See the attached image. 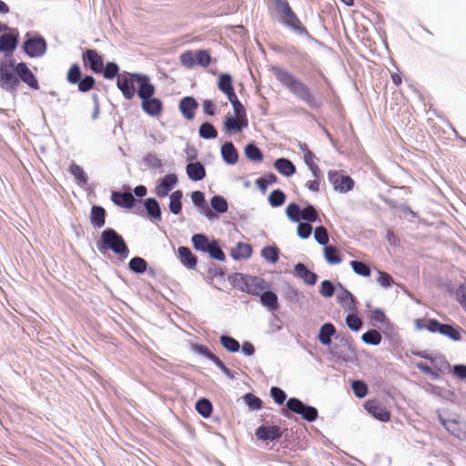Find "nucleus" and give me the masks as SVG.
<instances>
[{"instance_id": "nucleus-51", "label": "nucleus", "mask_w": 466, "mask_h": 466, "mask_svg": "<svg viewBox=\"0 0 466 466\" xmlns=\"http://www.w3.org/2000/svg\"><path fill=\"white\" fill-rule=\"evenodd\" d=\"M350 265L352 270L357 275H360L362 277H369L371 273L370 267L363 261L352 260V261H350Z\"/></svg>"}, {"instance_id": "nucleus-47", "label": "nucleus", "mask_w": 466, "mask_h": 466, "mask_svg": "<svg viewBox=\"0 0 466 466\" xmlns=\"http://www.w3.org/2000/svg\"><path fill=\"white\" fill-rule=\"evenodd\" d=\"M198 134L203 139H214L218 137L217 129L209 122H205L200 125Z\"/></svg>"}, {"instance_id": "nucleus-16", "label": "nucleus", "mask_w": 466, "mask_h": 466, "mask_svg": "<svg viewBox=\"0 0 466 466\" xmlns=\"http://www.w3.org/2000/svg\"><path fill=\"white\" fill-rule=\"evenodd\" d=\"M256 436L258 439L266 441H273L279 440L282 433L280 427L277 425L266 426L261 425L256 430Z\"/></svg>"}, {"instance_id": "nucleus-28", "label": "nucleus", "mask_w": 466, "mask_h": 466, "mask_svg": "<svg viewBox=\"0 0 466 466\" xmlns=\"http://www.w3.org/2000/svg\"><path fill=\"white\" fill-rule=\"evenodd\" d=\"M274 167L284 177H289L296 173V166L289 158H277L274 162Z\"/></svg>"}, {"instance_id": "nucleus-27", "label": "nucleus", "mask_w": 466, "mask_h": 466, "mask_svg": "<svg viewBox=\"0 0 466 466\" xmlns=\"http://www.w3.org/2000/svg\"><path fill=\"white\" fill-rule=\"evenodd\" d=\"M187 175L192 181H200L206 177V168L201 162L188 163L186 167Z\"/></svg>"}, {"instance_id": "nucleus-26", "label": "nucleus", "mask_w": 466, "mask_h": 466, "mask_svg": "<svg viewBox=\"0 0 466 466\" xmlns=\"http://www.w3.org/2000/svg\"><path fill=\"white\" fill-rule=\"evenodd\" d=\"M221 157L228 165H235L238 160V153L232 142H225L221 146Z\"/></svg>"}, {"instance_id": "nucleus-33", "label": "nucleus", "mask_w": 466, "mask_h": 466, "mask_svg": "<svg viewBox=\"0 0 466 466\" xmlns=\"http://www.w3.org/2000/svg\"><path fill=\"white\" fill-rule=\"evenodd\" d=\"M248 127V119L241 117L230 116L227 117L224 122V127L227 131H241Z\"/></svg>"}, {"instance_id": "nucleus-64", "label": "nucleus", "mask_w": 466, "mask_h": 466, "mask_svg": "<svg viewBox=\"0 0 466 466\" xmlns=\"http://www.w3.org/2000/svg\"><path fill=\"white\" fill-rule=\"evenodd\" d=\"M312 230H313V228L309 223L299 222V225L297 227V234L300 238H302V239L309 238L312 233Z\"/></svg>"}, {"instance_id": "nucleus-2", "label": "nucleus", "mask_w": 466, "mask_h": 466, "mask_svg": "<svg viewBox=\"0 0 466 466\" xmlns=\"http://www.w3.org/2000/svg\"><path fill=\"white\" fill-rule=\"evenodd\" d=\"M272 72L279 82L281 83L296 98L305 103L312 109H319L323 103L317 97L309 86L296 77L289 71L279 67L273 66Z\"/></svg>"}, {"instance_id": "nucleus-38", "label": "nucleus", "mask_w": 466, "mask_h": 466, "mask_svg": "<svg viewBox=\"0 0 466 466\" xmlns=\"http://www.w3.org/2000/svg\"><path fill=\"white\" fill-rule=\"evenodd\" d=\"M210 208L218 214H224L228 209L227 199L219 195L213 196L210 199Z\"/></svg>"}, {"instance_id": "nucleus-53", "label": "nucleus", "mask_w": 466, "mask_h": 466, "mask_svg": "<svg viewBox=\"0 0 466 466\" xmlns=\"http://www.w3.org/2000/svg\"><path fill=\"white\" fill-rule=\"evenodd\" d=\"M277 182L278 177L273 173H269L262 177L258 178L256 180V185L262 192H265L269 185L275 184Z\"/></svg>"}, {"instance_id": "nucleus-46", "label": "nucleus", "mask_w": 466, "mask_h": 466, "mask_svg": "<svg viewBox=\"0 0 466 466\" xmlns=\"http://www.w3.org/2000/svg\"><path fill=\"white\" fill-rule=\"evenodd\" d=\"M206 253H208L211 258L218 261H224L226 259L225 253L216 239L211 240V244Z\"/></svg>"}, {"instance_id": "nucleus-63", "label": "nucleus", "mask_w": 466, "mask_h": 466, "mask_svg": "<svg viewBox=\"0 0 466 466\" xmlns=\"http://www.w3.org/2000/svg\"><path fill=\"white\" fill-rule=\"evenodd\" d=\"M347 327L352 331H359L362 327V320L355 314H349L346 317Z\"/></svg>"}, {"instance_id": "nucleus-13", "label": "nucleus", "mask_w": 466, "mask_h": 466, "mask_svg": "<svg viewBox=\"0 0 466 466\" xmlns=\"http://www.w3.org/2000/svg\"><path fill=\"white\" fill-rule=\"evenodd\" d=\"M10 32L0 35V52L11 55L16 49L19 43L17 29H9Z\"/></svg>"}, {"instance_id": "nucleus-48", "label": "nucleus", "mask_w": 466, "mask_h": 466, "mask_svg": "<svg viewBox=\"0 0 466 466\" xmlns=\"http://www.w3.org/2000/svg\"><path fill=\"white\" fill-rule=\"evenodd\" d=\"M302 208L295 203H289L286 208V215L292 222H299L301 220Z\"/></svg>"}, {"instance_id": "nucleus-61", "label": "nucleus", "mask_w": 466, "mask_h": 466, "mask_svg": "<svg viewBox=\"0 0 466 466\" xmlns=\"http://www.w3.org/2000/svg\"><path fill=\"white\" fill-rule=\"evenodd\" d=\"M352 390L356 397L361 399L368 393V386L362 380H354L351 384Z\"/></svg>"}, {"instance_id": "nucleus-32", "label": "nucleus", "mask_w": 466, "mask_h": 466, "mask_svg": "<svg viewBox=\"0 0 466 466\" xmlns=\"http://www.w3.org/2000/svg\"><path fill=\"white\" fill-rule=\"evenodd\" d=\"M335 333V326L330 322H327L320 327L318 339L321 344L329 345L331 343V338Z\"/></svg>"}, {"instance_id": "nucleus-11", "label": "nucleus", "mask_w": 466, "mask_h": 466, "mask_svg": "<svg viewBox=\"0 0 466 466\" xmlns=\"http://www.w3.org/2000/svg\"><path fill=\"white\" fill-rule=\"evenodd\" d=\"M439 420L448 432L459 439L466 441V422L457 419H445L439 415Z\"/></svg>"}, {"instance_id": "nucleus-40", "label": "nucleus", "mask_w": 466, "mask_h": 466, "mask_svg": "<svg viewBox=\"0 0 466 466\" xmlns=\"http://www.w3.org/2000/svg\"><path fill=\"white\" fill-rule=\"evenodd\" d=\"M323 251L325 260L328 264L336 265L341 262V258L339 255L338 249L335 246L327 245Z\"/></svg>"}, {"instance_id": "nucleus-54", "label": "nucleus", "mask_w": 466, "mask_h": 466, "mask_svg": "<svg viewBox=\"0 0 466 466\" xmlns=\"http://www.w3.org/2000/svg\"><path fill=\"white\" fill-rule=\"evenodd\" d=\"M243 400L252 410H258L262 408V400L253 393H246L243 396Z\"/></svg>"}, {"instance_id": "nucleus-15", "label": "nucleus", "mask_w": 466, "mask_h": 466, "mask_svg": "<svg viewBox=\"0 0 466 466\" xmlns=\"http://www.w3.org/2000/svg\"><path fill=\"white\" fill-rule=\"evenodd\" d=\"M177 177L176 174H167L161 177L155 188V194L158 198H165L174 188L177 183Z\"/></svg>"}, {"instance_id": "nucleus-21", "label": "nucleus", "mask_w": 466, "mask_h": 466, "mask_svg": "<svg viewBox=\"0 0 466 466\" xmlns=\"http://www.w3.org/2000/svg\"><path fill=\"white\" fill-rule=\"evenodd\" d=\"M331 353L338 359L348 361L351 359L354 353L353 349L347 339H341L340 344H335L332 348Z\"/></svg>"}, {"instance_id": "nucleus-43", "label": "nucleus", "mask_w": 466, "mask_h": 466, "mask_svg": "<svg viewBox=\"0 0 466 466\" xmlns=\"http://www.w3.org/2000/svg\"><path fill=\"white\" fill-rule=\"evenodd\" d=\"M195 408L196 410L204 418H208L213 410L211 401L206 398L198 400Z\"/></svg>"}, {"instance_id": "nucleus-34", "label": "nucleus", "mask_w": 466, "mask_h": 466, "mask_svg": "<svg viewBox=\"0 0 466 466\" xmlns=\"http://www.w3.org/2000/svg\"><path fill=\"white\" fill-rule=\"evenodd\" d=\"M145 209L149 217L153 219H161V208L159 203L156 198H148L144 202Z\"/></svg>"}, {"instance_id": "nucleus-7", "label": "nucleus", "mask_w": 466, "mask_h": 466, "mask_svg": "<svg viewBox=\"0 0 466 466\" xmlns=\"http://www.w3.org/2000/svg\"><path fill=\"white\" fill-rule=\"evenodd\" d=\"M25 38L22 50L27 56L30 58H39L46 55L47 43L42 35L28 32L25 34Z\"/></svg>"}, {"instance_id": "nucleus-29", "label": "nucleus", "mask_w": 466, "mask_h": 466, "mask_svg": "<svg viewBox=\"0 0 466 466\" xmlns=\"http://www.w3.org/2000/svg\"><path fill=\"white\" fill-rule=\"evenodd\" d=\"M339 288L341 292L338 295V301L341 304L342 308L347 311H355L356 308V300L354 296L342 285L339 284Z\"/></svg>"}, {"instance_id": "nucleus-4", "label": "nucleus", "mask_w": 466, "mask_h": 466, "mask_svg": "<svg viewBox=\"0 0 466 466\" xmlns=\"http://www.w3.org/2000/svg\"><path fill=\"white\" fill-rule=\"evenodd\" d=\"M98 251L105 254L107 250H111L116 255L124 258L128 256V248L120 234L114 228H106L101 232L100 239L96 243Z\"/></svg>"}, {"instance_id": "nucleus-50", "label": "nucleus", "mask_w": 466, "mask_h": 466, "mask_svg": "<svg viewBox=\"0 0 466 466\" xmlns=\"http://www.w3.org/2000/svg\"><path fill=\"white\" fill-rule=\"evenodd\" d=\"M262 258L269 263H276L279 258V250L275 246H267L261 250Z\"/></svg>"}, {"instance_id": "nucleus-44", "label": "nucleus", "mask_w": 466, "mask_h": 466, "mask_svg": "<svg viewBox=\"0 0 466 466\" xmlns=\"http://www.w3.org/2000/svg\"><path fill=\"white\" fill-rule=\"evenodd\" d=\"M382 337L376 329H369L361 336V340L368 345L378 346L380 344Z\"/></svg>"}, {"instance_id": "nucleus-56", "label": "nucleus", "mask_w": 466, "mask_h": 466, "mask_svg": "<svg viewBox=\"0 0 466 466\" xmlns=\"http://www.w3.org/2000/svg\"><path fill=\"white\" fill-rule=\"evenodd\" d=\"M179 60L185 67L192 68L196 66V53L190 50L186 51L180 55Z\"/></svg>"}, {"instance_id": "nucleus-17", "label": "nucleus", "mask_w": 466, "mask_h": 466, "mask_svg": "<svg viewBox=\"0 0 466 466\" xmlns=\"http://www.w3.org/2000/svg\"><path fill=\"white\" fill-rule=\"evenodd\" d=\"M111 200L115 205L124 208H133L136 204V198L130 192L112 191Z\"/></svg>"}, {"instance_id": "nucleus-6", "label": "nucleus", "mask_w": 466, "mask_h": 466, "mask_svg": "<svg viewBox=\"0 0 466 466\" xmlns=\"http://www.w3.org/2000/svg\"><path fill=\"white\" fill-rule=\"evenodd\" d=\"M156 92L155 86L149 83L148 86H143L137 89V95L142 100L141 107L145 113L151 116H158L163 108V105L160 99L153 97Z\"/></svg>"}, {"instance_id": "nucleus-35", "label": "nucleus", "mask_w": 466, "mask_h": 466, "mask_svg": "<svg viewBox=\"0 0 466 466\" xmlns=\"http://www.w3.org/2000/svg\"><path fill=\"white\" fill-rule=\"evenodd\" d=\"M182 198L183 192L180 189H177L171 193L169 196V211L174 215H178L182 210Z\"/></svg>"}, {"instance_id": "nucleus-19", "label": "nucleus", "mask_w": 466, "mask_h": 466, "mask_svg": "<svg viewBox=\"0 0 466 466\" xmlns=\"http://www.w3.org/2000/svg\"><path fill=\"white\" fill-rule=\"evenodd\" d=\"M198 107V103L193 96H185L179 102V110L182 116L187 120L194 118V111Z\"/></svg>"}, {"instance_id": "nucleus-57", "label": "nucleus", "mask_w": 466, "mask_h": 466, "mask_svg": "<svg viewBox=\"0 0 466 466\" xmlns=\"http://www.w3.org/2000/svg\"><path fill=\"white\" fill-rule=\"evenodd\" d=\"M81 78H82V73H81V68H80L79 65L78 64L72 65L67 72L66 80L70 84H76L77 82H79V80H81Z\"/></svg>"}, {"instance_id": "nucleus-9", "label": "nucleus", "mask_w": 466, "mask_h": 466, "mask_svg": "<svg viewBox=\"0 0 466 466\" xmlns=\"http://www.w3.org/2000/svg\"><path fill=\"white\" fill-rule=\"evenodd\" d=\"M286 407L289 411L300 415L303 420L309 422L315 421L319 415L315 407L308 405L295 397L287 400Z\"/></svg>"}, {"instance_id": "nucleus-20", "label": "nucleus", "mask_w": 466, "mask_h": 466, "mask_svg": "<svg viewBox=\"0 0 466 466\" xmlns=\"http://www.w3.org/2000/svg\"><path fill=\"white\" fill-rule=\"evenodd\" d=\"M259 301L261 305L266 308L268 311L274 312L279 309V299L275 292L268 289H265L259 296Z\"/></svg>"}, {"instance_id": "nucleus-36", "label": "nucleus", "mask_w": 466, "mask_h": 466, "mask_svg": "<svg viewBox=\"0 0 466 466\" xmlns=\"http://www.w3.org/2000/svg\"><path fill=\"white\" fill-rule=\"evenodd\" d=\"M191 242L193 248L197 251H200L206 253L208 248H209L211 241H209L208 238L201 233L194 234L191 238Z\"/></svg>"}, {"instance_id": "nucleus-42", "label": "nucleus", "mask_w": 466, "mask_h": 466, "mask_svg": "<svg viewBox=\"0 0 466 466\" xmlns=\"http://www.w3.org/2000/svg\"><path fill=\"white\" fill-rule=\"evenodd\" d=\"M219 341L221 345L231 353H236L240 350L239 342L231 336L221 335Z\"/></svg>"}, {"instance_id": "nucleus-5", "label": "nucleus", "mask_w": 466, "mask_h": 466, "mask_svg": "<svg viewBox=\"0 0 466 466\" xmlns=\"http://www.w3.org/2000/svg\"><path fill=\"white\" fill-rule=\"evenodd\" d=\"M149 83L150 78L147 75L124 71L117 76L116 86L126 99L131 100L137 92L135 84H137L138 88H141L144 85L148 86Z\"/></svg>"}, {"instance_id": "nucleus-30", "label": "nucleus", "mask_w": 466, "mask_h": 466, "mask_svg": "<svg viewBox=\"0 0 466 466\" xmlns=\"http://www.w3.org/2000/svg\"><path fill=\"white\" fill-rule=\"evenodd\" d=\"M218 87L222 93H224L227 96L228 98L236 95L233 87L232 76L228 73H223L219 76Z\"/></svg>"}, {"instance_id": "nucleus-39", "label": "nucleus", "mask_w": 466, "mask_h": 466, "mask_svg": "<svg viewBox=\"0 0 466 466\" xmlns=\"http://www.w3.org/2000/svg\"><path fill=\"white\" fill-rule=\"evenodd\" d=\"M245 155L248 159L254 162L262 161L264 157L262 151L254 142L248 143L245 147Z\"/></svg>"}, {"instance_id": "nucleus-23", "label": "nucleus", "mask_w": 466, "mask_h": 466, "mask_svg": "<svg viewBox=\"0 0 466 466\" xmlns=\"http://www.w3.org/2000/svg\"><path fill=\"white\" fill-rule=\"evenodd\" d=\"M285 16L286 20L284 24L286 26L289 27L299 35L310 36L308 30L302 25L300 20L293 11L285 15Z\"/></svg>"}, {"instance_id": "nucleus-12", "label": "nucleus", "mask_w": 466, "mask_h": 466, "mask_svg": "<svg viewBox=\"0 0 466 466\" xmlns=\"http://www.w3.org/2000/svg\"><path fill=\"white\" fill-rule=\"evenodd\" d=\"M191 200L194 206L198 208V211L205 216L208 220L213 221L218 218V216L212 209L208 207V203L205 199V195L203 192L197 190L192 192Z\"/></svg>"}, {"instance_id": "nucleus-18", "label": "nucleus", "mask_w": 466, "mask_h": 466, "mask_svg": "<svg viewBox=\"0 0 466 466\" xmlns=\"http://www.w3.org/2000/svg\"><path fill=\"white\" fill-rule=\"evenodd\" d=\"M366 410L371 414L375 419L386 422L390 420V411L382 407L381 405H379L376 401L369 400L365 404Z\"/></svg>"}, {"instance_id": "nucleus-37", "label": "nucleus", "mask_w": 466, "mask_h": 466, "mask_svg": "<svg viewBox=\"0 0 466 466\" xmlns=\"http://www.w3.org/2000/svg\"><path fill=\"white\" fill-rule=\"evenodd\" d=\"M69 172L76 178V183L80 187H85L87 185L88 177L82 167L76 164H72L69 167Z\"/></svg>"}, {"instance_id": "nucleus-49", "label": "nucleus", "mask_w": 466, "mask_h": 466, "mask_svg": "<svg viewBox=\"0 0 466 466\" xmlns=\"http://www.w3.org/2000/svg\"><path fill=\"white\" fill-rule=\"evenodd\" d=\"M272 208H279L286 201V194L281 189H274L268 198Z\"/></svg>"}, {"instance_id": "nucleus-60", "label": "nucleus", "mask_w": 466, "mask_h": 466, "mask_svg": "<svg viewBox=\"0 0 466 466\" xmlns=\"http://www.w3.org/2000/svg\"><path fill=\"white\" fill-rule=\"evenodd\" d=\"M196 53V65H198L202 67H207L210 64L211 56L208 51L200 49L195 51Z\"/></svg>"}, {"instance_id": "nucleus-3", "label": "nucleus", "mask_w": 466, "mask_h": 466, "mask_svg": "<svg viewBox=\"0 0 466 466\" xmlns=\"http://www.w3.org/2000/svg\"><path fill=\"white\" fill-rule=\"evenodd\" d=\"M231 285L242 292L252 296H259L265 289H270V283L257 276L234 273L228 277Z\"/></svg>"}, {"instance_id": "nucleus-14", "label": "nucleus", "mask_w": 466, "mask_h": 466, "mask_svg": "<svg viewBox=\"0 0 466 466\" xmlns=\"http://www.w3.org/2000/svg\"><path fill=\"white\" fill-rule=\"evenodd\" d=\"M82 59L92 72L99 74L103 71L104 60L96 50L86 49L82 55Z\"/></svg>"}, {"instance_id": "nucleus-22", "label": "nucleus", "mask_w": 466, "mask_h": 466, "mask_svg": "<svg viewBox=\"0 0 466 466\" xmlns=\"http://www.w3.org/2000/svg\"><path fill=\"white\" fill-rule=\"evenodd\" d=\"M294 271L297 277L301 279L308 285H315L318 280V275L309 270L306 265L301 262L295 265Z\"/></svg>"}, {"instance_id": "nucleus-10", "label": "nucleus", "mask_w": 466, "mask_h": 466, "mask_svg": "<svg viewBox=\"0 0 466 466\" xmlns=\"http://www.w3.org/2000/svg\"><path fill=\"white\" fill-rule=\"evenodd\" d=\"M328 179L335 191L343 194L352 190L355 185L354 180L350 176L344 175L339 170H329Z\"/></svg>"}, {"instance_id": "nucleus-62", "label": "nucleus", "mask_w": 466, "mask_h": 466, "mask_svg": "<svg viewBox=\"0 0 466 466\" xmlns=\"http://www.w3.org/2000/svg\"><path fill=\"white\" fill-rule=\"evenodd\" d=\"M143 161L147 167L153 169H159L163 166L162 160L151 153L147 154Z\"/></svg>"}, {"instance_id": "nucleus-8", "label": "nucleus", "mask_w": 466, "mask_h": 466, "mask_svg": "<svg viewBox=\"0 0 466 466\" xmlns=\"http://www.w3.org/2000/svg\"><path fill=\"white\" fill-rule=\"evenodd\" d=\"M420 321V319L415 321L418 329H426L431 333H440L454 341H459L461 339V332L452 325L441 323L434 319H429L427 325H421Z\"/></svg>"}, {"instance_id": "nucleus-45", "label": "nucleus", "mask_w": 466, "mask_h": 466, "mask_svg": "<svg viewBox=\"0 0 466 466\" xmlns=\"http://www.w3.org/2000/svg\"><path fill=\"white\" fill-rule=\"evenodd\" d=\"M301 220L307 223L320 221L317 209L313 205L308 204L302 208Z\"/></svg>"}, {"instance_id": "nucleus-58", "label": "nucleus", "mask_w": 466, "mask_h": 466, "mask_svg": "<svg viewBox=\"0 0 466 466\" xmlns=\"http://www.w3.org/2000/svg\"><path fill=\"white\" fill-rule=\"evenodd\" d=\"M78 90L82 93L90 91L96 85V80L92 76H85L76 83Z\"/></svg>"}, {"instance_id": "nucleus-52", "label": "nucleus", "mask_w": 466, "mask_h": 466, "mask_svg": "<svg viewBox=\"0 0 466 466\" xmlns=\"http://www.w3.org/2000/svg\"><path fill=\"white\" fill-rule=\"evenodd\" d=\"M228 99V101L230 102V104L232 106V108L234 110L235 116L237 117H241V118H244V119H248L247 118L246 109H245L244 106L242 105V103L238 98L237 95H234V96H232L231 97H229Z\"/></svg>"}, {"instance_id": "nucleus-59", "label": "nucleus", "mask_w": 466, "mask_h": 466, "mask_svg": "<svg viewBox=\"0 0 466 466\" xmlns=\"http://www.w3.org/2000/svg\"><path fill=\"white\" fill-rule=\"evenodd\" d=\"M314 238L321 246H327L329 243V234L323 226L317 227L314 230Z\"/></svg>"}, {"instance_id": "nucleus-31", "label": "nucleus", "mask_w": 466, "mask_h": 466, "mask_svg": "<svg viewBox=\"0 0 466 466\" xmlns=\"http://www.w3.org/2000/svg\"><path fill=\"white\" fill-rule=\"evenodd\" d=\"M230 255L235 260L248 259L252 255V247L249 244L238 242L231 249Z\"/></svg>"}, {"instance_id": "nucleus-55", "label": "nucleus", "mask_w": 466, "mask_h": 466, "mask_svg": "<svg viewBox=\"0 0 466 466\" xmlns=\"http://www.w3.org/2000/svg\"><path fill=\"white\" fill-rule=\"evenodd\" d=\"M119 66L115 62H107L106 66H103V76L106 79H113L116 76H118Z\"/></svg>"}, {"instance_id": "nucleus-41", "label": "nucleus", "mask_w": 466, "mask_h": 466, "mask_svg": "<svg viewBox=\"0 0 466 466\" xmlns=\"http://www.w3.org/2000/svg\"><path fill=\"white\" fill-rule=\"evenodd\" d=\"M128 268L136 274H143L147 270V262L140 257H134L129 260Z\"/></svg>"}, {"instance_id": "nucleus-1", "label": "nucleus", "mask_w": 466, "mask_h": 466, "mask_svg": "<svg viewBox=\"0 0 466 466\" xmlns=\"http://www.w3.org/2000/svg\"><path fill=\"white\" fill-rule=\"evenodd\" d=\"M20 82L25 83L33 90L39 89L35 76L25 62L15 63V59H10L8 63L1 62L0 88L15 96Z\"/></svg>"}, {"instance_id": "nucleus-25", "label": "nucleus", "mask_w": 466, "mask_h": 466, "mask_svg": "<svg viewBox=\"0 0 466 466\" xmlns=\"http://www.w3.org/2000/svg\"><path fill=\"white\" fill-rule=\"evenodd\" d=\"M106 211L101 206H93L90 211V223L95 228H102L106 224Z\"/></svg>"}, {"instance_id": "nucleus-24", "label": "nucleus", "mask_w": 466, "mask_h": 466, "mask_svg": "<svg viewBox=\"0 0 466 466\" xmlns=\"http://www.w3.org/2000/svg\"><path fill=\"white\" fill-rule=\"evenodd\" d=\"M178 258L181 264L189 268L194 269L198 264V258L192 253L189 248L181 246L177 248Z\"/></svg>"}]
</instances>
